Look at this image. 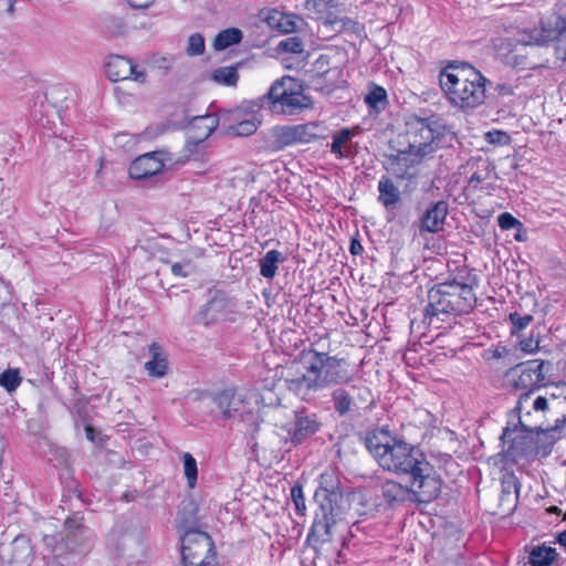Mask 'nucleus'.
Instances as JSON below:
<instances>
[{"mask_svg":"<svg viewBox=\"0 0 566 566\" xmlns=\"http://www.w3.org/2000/svg\"><path fill=\"white\" fill-rule=\"evenodd\" d=\"M300 358L304 371L300 370V364L293 361L283 376L286 389L307 401L318 390L337 387L332 392L335 411L340 416L349 412L354 400L353 392L359 388L355 385L343 387L355 378L348 361L314 348L302 350Z\"/></svg>","mask_w":566,"mask_h":566,"instance_id":"f257e3e1","label":"nucleus"},{"mask_svg":"<svg viewBox=\"0 0 566 566\" xmlns=\"http://www.w3.org/2000/svg\"><path fill=\"white\" fill-rule=\"evenodd\" d=\"M423 323L439 328L451 317L470 313L476 304L473 286L469 283L447 281L428 291Z\"/></svg>","mask_w":566,"mask_h":566,"instance_id":"f03ea898","label":"nucleus"},{"mask_svg":"<svg viewBox=\"0 0 566 566\" xmlns=\"http://www.w3.org/2000/svg\"><path fill=\"white\" fill-rule=\"evenodd\" d=\"M488 78L468 63H450L439 75V83L449 103L461 111L481 106L486 98Z\"/></svg>","mask_w":566,"mask_h":566,"instance_id":"7ed1b4c3","label":"nucleus"},{"mask_svg":"<svg viewBox=\"0 0 566 566\" xmlns=\"http://www.w3.org/2000/svg\"><path fill=\"white\" fill-rule=\"evenodd\" d=\"M366 447L384 470L398 475L410 476L428 461L418 447L392 437L386 429L371 432L366 438Z\"/></svg>","mask_w":566,"mask_h":566,"instance_id":"20e7f679","label":"nucleus"},{"mask_svg":"<svg viewBox=\"0 0 566 566\" xmlns=\"http://www.w3.org/2000/svg\"><path fill=\"white\" fill-rule=\"evenodd\" d=\"M192 507V503H182L178 513L179 527L185 530L181 536V562L184 566H218L214 545L211 537L202 531L188 528L192 521L184 517L182 510Z\"/></svg>","mask_w":566,"mask_h":566,"instance_id":"39448f33","label":"nucleus"},{"mask_svg":"<svg viewBox=\"0 0 566 566\" xmlns=\"http://www.w3.org/2000/svg\"><path fill=\"white\" fill-rule=\"evenodd\" d=\"M213 402L224 419L238 416L247 424L250 434L259 431L262 419L255 395L228 388L216 394Z\"/></svg>","mask_w":566,"mask_h":566,"instance_id":"423d86ee","label":"nucleus"},{"mask_svg":"<svg viewBox=\"0 0 566 566\" xmlns=\"http://www.w3.org/2000/svg\"><path fill=\"white\" fill-rule=\"evenodd\" d=\"M292 81L290 76L276 80L262 97L263 104H266L272 113L295 115L312 106L310 96L291 87Z\"/></svg>","mask_w":566,"mask_h":566,"instance_id":"0eeeda50","label":"nucleus"},{"mask_svg":"<svg viewBox=\"0 0 566 566\" xmlns=\"http://www.w3.org/2000/svg\"><path fill=\"white\" fill-rule=\"evenodd\" d=\"M60 542L55 536H45L44 542L48 546L53 547V553L57 556L66 552L86 553L93 545L94 534L90 527L83 522V516L74 514L67 517L64 522L62 533L59 535Z\"/></svg>","mask_w":566,"mask_h":566,"instance_id":"6e6552de","label":"nucleus"},{"mask_svg":"<svg viewBox=\"0 0 566 566\" xmlns=\"http://www.w3.org/2000/svg\"><path fill=\"white\" fill-rule=\"evenodd\" d=\"M408 478L411 502L428 504L439 496L442 481L429 461Z\"/></svg>","mask_w":566,"mask_h":566,"instance_id":"1a4fd4ad","label":"nucleus"},{"mask_svg":"<svg viewBox=\"0 0 566 566\" xmlns=\"http://www.w3.org/2000/svg\"><path fill=\"white\" fill-rule=\"evenodd\" d=\"M548 366L549 363L534 359L521 363L510 370L509 376L511 377L512 386L515 389L525 390L518 399L517 408H521L522 402L528 400L533 389L545 380V368Z\"/></svg>","mask_w":566,"mask_h":566,"instance_id":"9d476101","label":"nucleus"},{"mask_svg":"<svg viewBox=\"0 0 566 566\" xmlns=\"http://www.w3.org/2000/svg\"><path fill=\"white\" fill-rule=\"evenodd\" d=\"M438 134L427 119L413 117L406 123L403 138L408 144L407 153L416 156H426L434 150Z\"/></svg>","mask_w":566,"mask_h":566,"instance_id":"9b49d317","label":"nucleus"},{"mask_svg":"<svg viewBox=\"0 0 566 566\" xmlns=\"http://www.w3.org/2000/svg\"><path fill=\"white\" fill-rule=\"evenodd\" d=\"M315 513L313 526L308 533L307 542L315 548L318 545L327 543L332 539V530L336 522L342 518L343 506H331L329 502H325Z\"/></svg>","mask_w":566,"mask_h":566,"instance_id":"f8f14e48","label":"nucleus"},{"mask_svg":"<svg viewBox=\"0 0 566 566\" xmlns=\"http://www.w3.org/2000/svg\"><path fill=\"white\" fill-rule=\"evenodd\" d=\"M33 559V547L24 535H19L9 544L0 547L1 566H31Z\"/></svg>","mask_w":566,"mask_h":566,"instance_id":"ddd939ff","label":"nucleus"},{"mask_svg":"<svg viewBox=\"0 0 566 566\" xmlns=\"http://www.w3.org/2000/svg\"><path fill=\"white\" fill-rule=\"evenodd\" d=\"M319 429L315 413L305 409L294 411V422L286 429L290 441L297 446Z\"/></svg>","mask_w":566,"mask_h":566,"instance_id":"4468645a","label":"nucleus"},{"mask_svg":"<svg viewBox=\"0 0 566 566\" xmlns=\"http://www.w3.org/2000/svg\"><path fill=\"white\" fill-rule=\"evenodd\" d=\"M161 151H153L137 157L129 166V176L136 180L156 176L164 169Z\"/></svg>","mask_w":566,"mask_h":566,"instance_id":"2eb2a0df","label":"nucleus"},{"mask_svg":"<svg viewBox=\"0 0 566 566\" xmlns=\"http://www.w3.org/2000/svg\"><path fill=\"white\" fill-rule=\"evenodd\" d=\"M318 506L329 502L331 506H342L343 494L338 490V481L334 472H324L319 475V484L314 494Z\"/></svg>","mask_w":566,"mask_h":566,"instance_id":"dca6fc26","label":"nucleus"},{"mask_svg":"<svg viewBox=\"0 0 566 566\" xmlns=\"http://www.w3.org/2000/svg\"><path fill=\"white\" fill-rule=\"evenodd\" d=\"M521 484L513 472L505 471L502 473L499 506L504 514H510L516 509Z\"/></svg>","mask_w":566,"mask_h":566,"instance_id":"f3484780","label":"nucleus"},{"mask_svg":"<svg viewBox=\"0 0 566 566\" xmlns=\"http://www.w3.org/2000/svg\"><path fill=\"white\" fill-rule=\"evenodd\" d=\"M229 302L226 295L219 291L212 293L211 297L200 308L197 319L203 325L217 323L228 312Z\"/></svg>","mask_w":566,"mask_h":566,"instance_id":"a211bd4d","label":"nucleus"},{"mask_svg":"<svg viewBox=\"0 0 566 566\" xmlns=\"http://www.w3.org/2000/svg\"><path fill=\"white\" fill-rule=\"evenodd\" d=\"M449 205L444 200L431 205L420 219L419 229L421 232L437 233L443 229L448 216Z\"/></svg>","mask_w":566,"mask_h":566,"instance_id":"6ab92c4d","label":"nucleus"},{"mask_svg":"<svg viewBox=\"0 0 566 566\" xmlns=\"http://www.w3.org/2000/svg\"><path fill=\"white\" fill-rule=\"evenodd\" d=\"M219 119L214 114L196 116L190 124L188 145L197 146L205 142L218 127Z\"/></svg>","mask_w":566,"mask_h":566,"instance_id":"aec40b11","label":"nucleus"},{"mask_svg":"<svg viewBox=\"0 0 566 566\" xmlns=\"http://www.w3.org/2000/svg\"><path fill=\"white\" fill-rule=\"evenodd\" d=\"M135 73V65L130 60L116 55L106 63V74L112 82L128 80Z\"/></svg>","mask_w":566,"mask_h":566,"instance_id":"412c9836","label":"nucleus"},{"mask_svg":"<svg viewBox=\"0 0 566 566\" xmlns=\"http://www.w3.org/2000/svg\"><path fill=\"white\" fill-rule=\"evenodd\" d=\"M149 353L151 355V359L145 363V369L151 377H164L168 370V361L163 348L157 343H151L149 346Z\"/></svg>","mask_w":566,"mask_h":566,"instance_id":"4be33fe9","label":"nucleus"},{"mask_svg":"<svg viewBox=\"0 0 566 566\" xmlns=\"http://www.w3.org/2000/svg\"><path fill=\"white\" fill-rule=\"evenodd\" d=\"M381 495L389 505L411 501L409 486L394 480H387L381 484Z\"/></svg>","mask_w":566,"mask_h":566,"instance_id":"5701e85b","label":"nucleus"},{"mask_svg":"<svg viewBox=\"0 0 566 566\" xmlns=\"http://www.w3.org/2000/svg\"><path fill=\"white\" fill-rule=\"evenodd\" d=\"M378 201L387 209L395 207L400 201V191L389 177H381L378 182Z\"/></svg>","mask_w":566,"mask_h":566,"instance_id":"b1692460","label":"nucleus"},{"mask_svg":"<svg viewBox=\"0 0 566 566\" xmlns=\"http://www.w3.org/2000/svg\"><path fill=\"white\" fill-rule=\"evenodd\" d=\"M272 148L281 150L287 146L297 144L294 125L275 126L271 130Z\"/></svg>","mask_w":566,"mask_h":566,"instance_id":"393cba45","label":"nucleus"},{"mask_svg":"<svg viewBox=\"0 0 566 566\" xmlns=\"http://www.w3.org/2000/svg\"><path fill=\"white\" fill-rule=\"evenodd\" d=\"M294 126L297 144L311 143L312 140L325 137L326 129L318 123L310 122Z\"/></svg>","mask_w":566,"mask_h":566,"instance_id":"a878e982","label":"nucleus"},{"mask_svg":"<svg viewBox=\"0 0 566 566\" xmlns=\"http://www.w3.org/2000/svg\"><path fill=\"white\" fill-rule=\"evenodd\" d=\"M285 258L277 250H270L260 260V274L265 279H273L276 275L279 263L284 262Z\"/></svg>","mask_w":566,"mask_h":566,"instance_id":"bb28decb","label":"nucleus"},{"mask_svg":"<svg viewBox=\"0 0 566 566\" xmlns=\"http://www.w3.org/2000/svg\"><path fill=\"white\" fill-rule=\"evenodd\" d=\"M210 80L224 86H235L239 80L238 65L221 66L213 70Z\"/></svg>","mask_w":566,"mask_h":566,"instance_id":"cd10ccee","label":"nucleus"},{"mask_svg":"<svg viewBox=\"0 0 566 566\" xmlns=\"http://www.w3.org/2000/svg\"><path fill=\"white\" fill-rule=\"evenodd\" d=\"M557 553L554 548L545 545L534 547L528 556V563L532 566H549L556 558Z\"/></svg>","mask_w":566,"mask_h":566,"instance_id":"c85d7f7f","label":"nucleus"},{"mask_svg":"<svg viewBox=\"0 0 566 566\" xmlns=\"http://www.w3.org/2000/svg\"><path fill=\"white\" fill-rule=\"evenodd\" d=\"M242 40V32L237 28L226 29L217 34L213 41V48L218 51L224 50Z\"/></svg>","mask_w":566,"mask_h":566,"instance_id":"c756f323","label":"nucleus"},{"mask_svg":"<svg viewBox=\"0 0 566 566\" xmlns=\"http://www.w3.org/2000/svg\"><path fill=\"white\" fill-rule=\"evenodd\" d=\"M328 65H329V56L328 55L322 54L315 61L314 67L316 70V74L312 76L311 82L316 88L322 87L321 84H322V80L324 76L334 75V74L339 73L337 69H329Z\"/></svg>","mask_w":566,"mask_h":566,"instance_id":"7c9ffc66","label":"nucleus"},{"mask_svg":"<svg viewBox=\"0 0 566 566\" xmlns=\"http://www.w3.org/2000/svg\"><path fill=\"white\" fill-rule=\"evenodd\" d=\"M350 137L352 132L348 128H343L339 130L333 138L331 151L337 155L339 158H347L350 151L346 145L349 143Z\"/></svg>","mask_w":566,"mask_h":566,"instance_id":"2f4dec72","label":"nucleus"},{"mask_svg":"<svg viewBox=\"0 0 566 566\" xmlns=\"http://www.w3.org/2000/svg\"><path fill=\"white\" fill-rule=\"evenodd\" d=\"M22 377L18 368H9L0 374V386L8 392L14 391L21 384Z\"/></svg>","mask_w":566,"mask_h":566,"instance_id":"473e14b6","label":"nucleus"},{"mask_svg":"<svg viewBox=\"0 0 566 566\" xmlns=\"http://www.w3.org/2000/svg\"><path fill=\"white\" fill-rule=\"evenodd\" d=\"M366 104L376 111L384 109L387 105V92L380 86H375L365 97Z\"/></svg>","mask_w":566,"mask_h":566,"instance_id":"72a5a7b5","label":"nucleus"},{"mask_svg":"<svg viewBox=\"0 0 566 566\" xmlns=\"http://www.w3.org/2000/svg\"><path fill=\"white\" fill-rule=\"evenodd\" d=\"M184 473L187 479L188 486L193 489L197 484L198 468L196 459L188 452L182 455Z\"/></svg>","mask_w":566,"mask_h":566,"instance_id":"f704fd0d","label":"nucleus"},{"mask_svg":"<svg viewBox=\"0 0 566 566\" xmlns=\"http://www.w3.org/2000/svg\"><path fill=\"white\" fill-rule=\"evenodd\" d=\"M259 124L260 122H258L255 118H250L241 120L237 125H232L230 129L237 136H250L256 132Z\"/></svg>","mask_w":566,"mask_h":566,"instance_id":"c9c22d12","label":"nucleus"},{"mask_svg":"<svg viewBox=\"0 0 566 566\" xmlns=\"http://www.w3.org/2000/svg\"><path fill=\"white\" fill-rule=\"evenodd\" d=\"M205 52V39L199 33H193L188 39L187 54L190 56L200 55Z\"/></svg>","mask_w":566,"mask_h":566,"instance_id":"e433bc0d","label":"nucleus"},{"mask_svg":"<svg viewBox=\"0 0 566 566\" xmlns=\"http://www.w3.org/2000/svg\"><path fill=\"white\" fill-rule=\"evenodd\" d=\"M509 318H510V322L512 323L513 325V328H512V334H515L517 332H521L523 331L524 328H526L531 322L533 321V316L532 315H520L517 312H514V313H511L509 315Z\"/></svg>","mask_w":566,"mask_h":566,"instance_id":"4c0bfd02","label":"nucleus"},{"mask_svg":"<svg viewBox=\"0 0 566 566\" xmlns=\"http://www.w3.org/2000/svg\"><path fill=\"white\" fill-rule=\"evenodd\" d=\"M280 48L285 52L301 53L303 52V42L300 38L293 36L281 41Z\"/></svg>","mask_w":566,"mask_h":566,"instance_id":"58836bf2","label":"nucleus"},{"mask_svg":"<svg viewBox=\"0 0 566 566\" xmlns=\"http://www.w3.org/2000/svg\"><path fill=\"white\" fill-rule=\"evenodd\" d=\"M497 223L503 230H511L522 227V223L509 212H503L497 217Z\"/></svg>","mask_w":566,"mask_h":566,"instance_id":"ea45409f","label":"nucleus"},{"mask_svg":"<svg viewBox=\"0 0 566 566\" xmlns=\"http://www.w3.org/2000/svg\"><path fill=\"white\" fill-rule=\"evenodd\" d=\"M291 494H292V499L295 504V509H296L297 513L301 515L304 514L305 501H304V496H303L301 486H293Z\"/></svg>","mask_w":566,"mask_h":566,"instance_id":"a19ab883","label":"nucleus"},{"mask_svg":"<svg viewBox=\"0 0 566 566\" xmlns=\"http://www.w3.org/2000/svg\"><path fill=\"white\" fill-rule=\"evenodd\" d=\"M190 270H191V266H190L189 262L174 263L172 266H171V272L175 275L180 276V277L188 276L189 273H190Z\"/></svg>","mask_w":566,"mask_h":566,"instance_id":"79ce46f5","label":"nucleus"},{"mask_svg":"<svg viewBox=\"0 0 566 566\" xmlns=\"http://www.w3.org/2000/svg\"><path fill=\"white\" fill-rule=\"evenodd\" d=\"M556 53L562 59H566V32L563 31L559 33L557 38V44H556Z\"/></svg>","mask_w":566,"mask_h":566,"instance_id":"37998d69","label":"nucleus"},{"mask_svg":"<svg viewBox=\"0 0 566 566\" xmlns=\"http://www.w3.org/2000/svg\"><path fill=\"white\" fill-rule=\"evenodd\" d=\"M521 349L525 353H534L538 349V342L533 338H525L520 342Z\"/></svg>","mask_w":566,"mask_h":566,"instance_id":"c03bdc74","label":"nucleus"},{"mask_svg":"<svg viewBox=\"0 0 566 566\" xmlns=\"http://www.w3.org/2000/svg\"><path fill=\"white\" fill-rule=\"evenodd\" d=\"M174 60V56H161L157 59L155 63L158 69L168 72L172 67Z\"/></svg>","mask_w":566,"mask_h":566,"instance_id":"a18cd8bd","label":"nucleus"},{"mask_svg":"<svg viewBox=\"0 0 566 566\" xmlns=\"http://www.w3.org/2000/svg\"><path fill=\"white\" fill-rule=\"evenodd\" d=\"M134 9H146L154 3L155 0H126Z\"/></svg>","mask_w":566,"mask_h":566,"instance_id":"49530a36","label":"nucleus"},{"mask_svg":"<svg viewBox=\"0 0 566 566\" xmlns=\"http://www.w3.org/2000/svg\"><path fill=\"white\" fill-rule=\"evenodd\" d=\"M340 23H342V19L338 18V17H334V18H327L325 20V24L326 25H331L332 29L335 31V32H342L344 31V29H340Z\"/></svg>","mask_w":566,"mask_h":566,"instance_id":"de8ad7c7","label":"nucleus"},{"mask_svg":"<svg viewBox=\"0 0 566 566\" xmlns=\"http://www.w3.org/2000/svg\"><path fill=\"white\" fill-rule=\"evenodd\" d=\"M548 402L545 397H537L533 402V408L537 411H544L547 409Z\"/></svg>","mask_w":566,"mask_h":566,"instance_id":"09e8293b","label":"nucleus"},{"mask_svg":"<svg viewBox=\"0 0 566 566\" xmlns=\"http://www.w3.org/2000/svg\"><path fill=\"white\" fill-rule=\"evenodd\" d=\"M350 253L354 254V255H357V254H360L363 252V245L360 244V242L356 239H354L350 243Z\"/></svg>","mask_w":566,"mask_h":566,"instance_id":"8fccbe9b","label":"nucleus"},{"mask_svg":"<svg viewBox=\"0 0 566 566\" xmlns=\"http://www.w3.org/2000/svg\"><path fill=\"white\" fill-rule=\"evenodd\" d=\"M340 19H342L340 29L348 30V29H353L356 25V22L349 18L343 17Z\"/></svg>","mask_w":566,"mask_h":566,"instance_id":"3c124183","label":"nucleus"},{"mask_svg":"<svg viewBox=\"0 0 566 566\" xmlns=\"http://www.w3.org/2000/svg\"><path fill=\"white\" fill-rule=\"evenodd\" d=\"M483 180H484L483 176L476 171L470 177L469 182H470V185L478 187V185L481 184Z\"/></svg>","mask_w":566,"mask_h":566,"instance_id":"603ef678","label":"nucleus"},{"mask_svg":"<svg viewBox=\"0 0 566 566\" xmlns=\"http://www.w3.org/2000/svg\"><path fill=\"white\" fill-rule=\"evenodd\" d=\"M132 77L139 82V83H143L146 78V74L144 71H137V67L135 66V73L132 75Z\"/></svg>","mask_w":566,"mask_h":566,"instance_id":"864d4df0","label":"nucleus"},{"mask_svg":"<svg viewBox=\"0 0 566 566\" xmlns=\"http://www.w3.org/2000/svg\"><path fill=\"white\" fill-rule=\"evenodd\" d=\"M558 543L566 548V531L562 532L557 537Z\"/></svg>","mask_w":566,"mask_h":566,"instance_id":"5fc2aeb1","label":"nucleus"},{"mask_svg":"<svg viewBox=\"0 0 566 566\" xmlns=\"http://www.w3.org/2000/svg\"><path fill=\"white\" fill-rule=\"evenodd\" d=\"M112 22L114 23V25L118 29L119 32H122V30L124 29V23L122 20L119 19H114L112 20Z\"/></svg>","mask_w":566,"mask_h":566,"instance_id":"6e6d98bb","label":"nucleus"},{"mask_svg":"<svg viewBox=\"0 0 566 566\" xmlns=\"http://www.w3.org/2000/svg\"><path fill=\"white\" fill-rule=\"evenodd\" d=\"M14 2H15V0H8L7 12L10 14H12L14 12Z\"/></svg>","mask_w":566,"mask_h":566,"instance_id":"4d7b16f0","label":"nucleus"},{"mask_svg":"<svg viewBox=\"0 0 566 566\" xmlns=\"http://www.w3.org/2000/svg\"><path fill=\"white\" fill-rule=\"evenodd\" d=\"M548 512H551V513H559V512H560V509H558L557 506H551V507L548 509Z\"/></svg>","mask_w":566,"mask_h":566,"instance_id":"13d9d810","label":"nucleus"},{"mask_svg":"<svg viewBox=\"0 0 566 566\" xmlns=\"http://www.w3.org/2000/svg\"><path fill=\"white\" fill-rule=\"evenodd\" d=\"M49 566H59V563H53V564H51Z\"/></svg>","mask_w":566,"mask_h":566,"instance_id":"bf43d9fd","label":"nucleus"},{"mask_svg":"<svg viewBox=\"0 0 566 566\" xmlns=\"http://www.w3.org/2000/svg\"><path fill=\"white\" fill-rule=\"evenodd\" d=\"M564 520H566V512H565V515H564Z\"/></svg>","mask_w":566,"mask_h":566,"instance_id":"052dcab7","label":"nucleus"}]
</instances>
